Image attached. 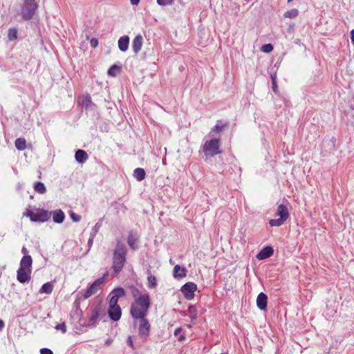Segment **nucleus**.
<instances>
[{
    "label": "nucleus",
    "instance_id": "obj_54",
    "mask_svg": "<svg viewBox=\"0 0 354 354\" xmlns=\"http://www.w3.org/2000/svg\"><path fill=\"white\" fill-rule=\"evenodd\" d=\"M293 0H288V2H291Z\"/></svg>",
    "mask_w": 354,
    "mask_h": 354
},
{
    "label": "nucleus",
    "instance_id": "obj_10",
    "mask_svg": "<svg viewBox=\"0 0 354 354\" xmlns=\"http://www.w3.org/2000/svg\"><path fill=\"white\" fill-rule=\"evenodd\" d=\"M126 295L125 290L122 287H118L114 288L110 293L111 299L109 300V304L112 306L118 305V302L120 297H123Z\"/></svg>",
    "mask_w": 354,
    "mask_h": 354
},
{
    "label": "nucleus",
    "instance_id": "obj_40",
    "mask_svg": "<svg viewBox=\"0 0 354 354\" xmlns=\"http://www.w3.org/2000/svg\"><path fill=\"white\" fill-rule=\"evenodd\" d=\"M69 214H70L71 218L74 222H79L81 220V216H80L79 214H77L76 213H75L73 211H70Z\"/></svg>",
    "mask_w": 354,
    "mask_h": 354
},
{
    "label": "nucleus",
    "instance_id": "obj_26",
    "mask_svg": "<svg viewBox=\"0 0 354 354\" xmlns=\"http://www.w3.org/2000/svg\"><path fill=\"white\" fill-rule=\"evenodd\" d=\"M187 311L189 314V317H190L191 320L192 322L196 321L198 317V316H197L198 310H197L196 306L189 305L188 307Z\"/></svg>",
    "mask_w": 354,
    "mask_h": 354
},
{
    "label": "nucleus",
    "instance_id": "obj_36",
    "mask_svg": "<svg viewBox=\"0 0 354 354\" xmlns=\"http://www.w3.org/2000/svg\"><path fill=\"white\" fill-rule=\"evenodd\" d=\"M261 50L263 53H269L273 50V46L271 44H266L261 46Z\"/></svg>",
    "mask_w": 354,
    "mask_h": 354
},
{
    "label": "nucleus",
    "instance_id": "obj_19",
    "mask_svg": "<svg viewBox=\"0 0 354 354\" xmlns=\"http://www.w3.org/2000/svg\"><path fill=\"white\" fill-rule=\"evenodd\" d=\"M32 259L31 256H24L20 261L19 268L28 269L32 270Z\"/></svg>",
    "mask_w": 354,
    "mask_h": 354
},
{
    "label": "nucleus",
    "instance_id": "obj_48",
    "mask_svg": "<svg viewBox=\"0 0 354 354\" xmlns=\"http://www.w3.org/2000/svg\"><path fill=\"white\" fill-rule=\"evenodd\" d=\"M182 332V328H177L175 330H174V335L175 336H178L179 333H180Z\"/></svg>",
    "mask_w": 354,
    "mask_h": 354
},
{
    "label": "nucleus",
    "instance_id": "obj_17",
    "mask_svg": "<svg viewBox=\"0 0 354 354\" xmlns=\"http://www.w3.org/2000/svg\"><path fill=\"white\" fill-rule=\"evenodd\" d=\"M187 269L179 265H176L173 270V275L175 279H182L187 275Z\"/></svg>",
    "mask_w": 354,
    "mask_h": 354
},
{
    "label": "nucleus",
    "instance_id": "obj_29",
    "mask_svg": "<svg viewBox=\"0 0 354 354\" xmlns=\"http://www.w3.org/2000/svg\"><path fill=\"white\" fill-rule=\"evenodd\" d=\"M298 15H299V10L296 8H293V9L286 11L283 14V17L285 18L293 19V18H295L297 16H298Z\"/></svg>",
    "mask_w": 354,
    "mask_h": 354
},
{
    "label": "nucleus",
    "instance_id": "obj_8",
    "mask_svg": "<svg viewBox=\"0 0 354 354\" xmlns=\"http://www.w3.org/2000/svg\"><path fill=\"white\" fill-rule=\"evenodd\" d=\"M197 290V286L193 282H187L182 286L180 291L187 300H192L195 296V292Z\"/></svg>",
    "mask_w": 354,
    "mask_h": 354
},
{
    "label": "nucleus",
    "instance_id": "obj_43",
    "mask_svg": "<svg viewBox=\"0 0 354 354\" xmlns=\"http://www.w3.org/2000/svg\"><path fill=\"white\" fill-rule=\"evenodd\" d=\"M90 44H91V46L93 48H96L97 46H98V40L96 38H92L91 40H90Z\"/></svg>",
    "mask_w": 354,
    "mask_h": 354
},
{
    "label": "nucleus",
    "instance_id": "obj_50",
    "mask_svg": "<svg viewBox=\"0 0 354 354\" xmlns=\"http://www.w3.org/2000/svg\"><path fill=\"white\" fill-rule=\"evenodd\" d=\"M130 2L131 5L137 6L139 3L140 0H130Z\"/></svg>",
    "mask_w": 354,
    "mask_h": 354
},
{
    "label": "nucleus",
    "instance_id": "obj_31",
    "mask_svg": "<svg viewBox=\"0 0 354 354\" xmlns=\"http://www.w3.org/2000/svg\"><path fill=\"white\" fill-rule=\"evenodd\" d=\"M148 288H155L157 286L156 277L149 274L147 277Z\"/></svg>",
    "mask_w": 354,
    "mask_h": 354
},
{
    "label": "nucleus",
    "instance_id": "obj_28",
    "mask_svg": "<svg viewBox=\"0 0 354 354\" xmlns=\"http://www.w3.org/2000/svg\"><path fill=\"white\" fill-rule=\"evenodd\" d=\"M34 189L36 192L40 194L46 193V188L44 184L41 182H36L34 184Z\"/></svg>",
    "mask_w": 354,
    "mask_h": 354
},
{
    "label": "nucleus",
    "instance_id": "obj_35",
    "mask_svg": "<svg viewBox=\"0 0 354 354\" xmlns=\"http://www.w3.org/2000/svg\"><path fill=\"white\" fill-rule=\"evenodd\" d=\"M101 226H102V222L101 221L97 222L95 223V225L91 229V231L90 232V235L91 236H95Z\"/></svg>",
    "mask_w": 354,
    "mask_h": 354
},
{
    "label": "nucleus",
    "instance_id": "obj_12",
    "mask_svg": "<svg viewBox=\"0 0 354 354\" xmlns=\"http://www.w3.org/2000/svg\"><path fill=\"white\" fill-rule=\"evenodd\" d=\"M30 274L31 270L19 268L17 271V279L19 282L25 283L30 280Z\"/></svg>",
    "mask_w": 354,
    "mask_h": 354
},
{
    "label": "nucleus",
    "instance_id": "obj_34",
    "mask_svg": "<svg viewBox=\"0 0 354 354\" xmlns=\"http://www.w3.org/2000/svg\"><path fill=\"white\" fill-rule=\"evenodd\" d=\"M285 221V220L279 217V218L270 219L269 221V224L272 227H279L283 225Z\"/></svg>",
    "mask_w": 354,
    "mask_h": 354
},
{
    "label": "nucleus",
    "instance_id": "obj_55",
    "mask_svg": "<svg viewBox=\"0 0 354 354\" xmlns=\"http://www.w3.org/2000/svg\"><path fill=\"white\" fill-rule=\"evenodd\" d=\"M221 354H227V353H221Z\"/></svg>",
    "mask_w": 354,
    "mask_h": 354
},
{
    "label": "nucleus",
    "instance_id": "obj_32",
    "mask_svg": "<svg viewBox=\"0 0 354 354\" xmlns=\"http://www.w3.org/2000/svg\"><path fill=\"white\" fill-rule=\"evenodd\" d=\"M227 123L223 124L221 120H218L217 123L214 127L212 129L209 135L214 131L220 132L223 131V128L227 125Z\"/></svg>",
    "mask_w": 354,
    "mask_h": 354
},
{
    "label": "nucleus",
    "instance_id": "obj_4",
    "mask_svg": "<svg viewBox=\"0 0 354 354\" xmlns=\"http://www.w3.org/2000/svg\"><path fill=\"white\" fill-rule=\"evenodd\" d=\"M133 326L138 328V335L143 342H145L150 334L151 325L146 317L133 319Z\"/></svg>",
    "mask_w": 354,
    "mask_h": 354
},
{
    "label": "nucleus",
    "instance_id": "obj_53",
    "mask_svg": "<svg viewBox=\"0 0 354 354\" xmlns=\"http://www.w3.org/2000/svg\"><path fill=\"white\" fill-rule=\"evenodd\" d=\"M111 342H112V340H111V339H107L105 341V344H110Z\"/></svg>",
    "mask_w": 354,
    "mask_h": 354
},
{
    "label": "nucleus",
    "instance_id": "obj_44",
    "mask_svg": "<svg viewBox=\"0 0 354 354\" xmlns=\"http://www.w3.org/2000/svg\"><path fill=\"white\" fill-rule=\"evenodd\" d=\"M24 216L29 217L30 221H32V218H33L34 216V212L31 209H27L26 212L24 214Z\"/></svg>",
    "mask_w": 354,
    "mask_h": 354
},
{
    "label": "nucleus",
    "instance_id": "obj_13",
    "mask_svg": "<svg viewBox=\"0 0 354 354\" xmlns=\"http://www.w3.org/2000/svg\"><path fill=\"white\" fill-rule=\"evenodd\" d=\"M82 105L87 111H95L97 109V105L92 102L91 97L89 94L83 96Z\"/></svg>",
    "mask_w": 354,
    "mask_h": 354
},
{
    "label": "nucleus",
    "instance_id": "obj_6",
    "mask_svg": "<svg viewBox=\"0 0 354 354\" xmlns=\"http://www.w3.org/2000/svg\"><path fill=\"white\" fill-rule=\"evenodd\" d=\"M220 138H213L207 140L202 146L203 152L208 157H213L221 153Z\"/></svg>",
    "mask_w": 354,
    "mask_h": 354
},
{
    "label": "nucleus",
    "instance_id": "obj_30",
    "mask_svg": "<svg viewBox=\"0 0 354 354\" xmlns=\"http://www.w3.org/2000/svg\"><path fill=\"white\" fill-rule=\"evenodd\" d=\"M18 31L15 28H9L8 31V38L10 41H14L17 39Z\"/></svg>",
    "mask_w": 354,
    "mask_h": 354
},
{
    "label": "nucleus",
    "instance_id": "obj_33",
    "mask_svg": "<svg viewBox=\"0 0 354 354\" xmlns=\"http://www.w3.org/2000/svg\"><path fill=\"white\" fill-rule=\"evenodd\" d=\"M120 71V67L114 64L111 66L108 70V75L112 77H115Z\"/></svg>",
    "mask_w": 354,
    "mask_h": 354
},
{
    "label": "nucleus",
    "instance_id": "obj_15",
    "mask_svg": "<svg viewBox=\"0 0 354 354\" xmlns=\"http://www.w3.org/2000/svg\"><path fill=\"white\" fill-rule=\"evenodd\" d=\"M268 304V297L263 293L261 292L259 294L257 298V306L261 310H265L267 308Z\"/></svg>",
    "mask_w": 354,
    "mask_h": 354
},
{
    "label": "nucleus",
    "instance_id": "obj_41",
    "mask_svg": "<svg viewBox=\"0 0 354 354\" xmlns=\"http://www.w3.org/2000/svg\"><path fill=\"white\" fill-rule=\"evenodd\" d=\"M56 330H60L62 333H65L66 332V326L64 322L59 323L57 324L55 327Z\"/></svg>",
    "mask_w": 354,
    "mask_h": 354
},
{
    "label": "nucleus",
    "instance_id": "obj_24",
    "mask_svg": "<svg viewBox=\"0 0 354 354\" xmlns=\"http://www.w3.org/2000/svg\"><path fill=\"white\" fill-rule=\"evenodd\" d=\"M133 176L138 181H142L145 178L146 173L144 169L138 167L134 169Z\"/></svg>",
    "mask_w": 354,
    "mask_h": 354
},
{
    "label": "nucleus",
    "instance_id": "obj_49",
    "mask_svg": "<svg viewBox=\"0 0 354 354\" xmlns=\"http://www.w3.org/2000/svg\"><path fill=\"white\" fill-rule=\"evenodd\" d=\"M351 42L352 44H353L354 46V29H353L351 31Z\"/></svg>",
    "mask_w": 354,
    "mask_h": 354
},
{
    "label": "nucleus",
    "instance_id": "obj_42",
    "mask_svg": "<svg viewBox=\"0 0 354 354\" xmlns=\"http://www.w3.org/2000/svg\"><path fill=\"white\" fill-rule=\"evenodd\" d=\"M95 236H91V235L89 236V238H88V242H87V245H88V250L86 251V253L91 250L92 245H93V240L95 239Z\"/></svg>",
    "mask_w": 354,
    "mask_h": 354
},
{
    "label": "nucleus",
    "instance_id": "obj_52",
    "mask_svg": "<svg viewBox=\"0 0 354 354\" xmlns=\"http://www.w3.org/2000/svg\"><path fill=\"white\" fill-rule=\"evenodd\" d=\"M178 339L180 342H182L185 339V336L184 335H180Z\"/></svg>",
    "mask_w": 354,
    "mask_h": 354
},
{
    "label": "nucleus",
    "instance_id": "obj_1",
    "mask_svg": "<svg viewBox=\"0 0 354 354\" xmlns=\"http://www.w3.org/2000/svg\"><path fill=\"white\" fill-rule=\"evenodd\" d=\"M127 248L121 240H117L113 252L112 269L115 274H118L127 262Z\"/></svg>",
    "mask_w": 354,
    "mask_h": 354
},
{
    "label": "nucleus",
    "instance_id": "obj_39",
    "mask_svg": "<svg viewBox=\"0 0 354 354\" xmlns=\"http://www.w3.org/2000/svg\"><path fill=\"white\" fill-rule=\"evenodd\" d=\"M131 295L135 298V299L136 298H138V297H140V295H142L140 293V291L135 286H132L131 288Z\"/></svg>",
    "mask_w": 354,
    "mask_h": 354
},
{
    "label": "nucleus",
    "instance_id": "obj_2",
    "mask_svg": "<svg viewBox=\"0 0 354 354\" xmlns=\"http://www.w3.org/2000/svg\"><path fill=\"white\" fill-rule=\"evenodd\" d=\"M150 304L149 295L147 293L142 294L131 304V316L133 319L146 317Z\"/></svg>",
    "mask_w": 354,
    "mask_h": 354
},
{
    "label": "nucleus",
    "instance_id": "obj_22",
    "mask_svg": "<svg viewBox=\"0 0 354 354\" xmlns=\"http://www.w3.org/2000/svg\"><path fill=\"white\" fill-rule=\"evenodd\" d=\"M75 160L79 163H84L88 158L87 153L83 149H77L75 154Z\"/></svg>",
    "mask_w": 354,
    "mask_h": 354
},
{
    "label": "nucleus",
    "instance_id": "obj_47",
    "mask_svg": "<svg viewBox=\"0 0 354 354\" xmlns=\"http://www.w3.org/2000/svg\"><path fill=\"white\" fill-rule=\"evenodd\" d=\"M21 252H22V254H24V256H29V255L28 254V249H27L25 246H23V247H22Z\"/></svg>",
    "mask_w": 354,
    "mask_h": 354
},
{
    "label": "nucleus",
    "instance_id": "obj_46",
    "mask_svg": "<svg viewBox=\"0 0 354 354\" xmlns=\"http://www.w3.org/2000/svg\"><path fill=\"white\" fill-rule=\"evenodd\" d=\"M127 344L129 346H131L133 349H134L133 342L132 340V337L131 336L128 337Z\"/></svg>",
    "mask_w": 354,
    "mask_h": 354
},
{
    "label": "nucleus",
    "instance_id": "obj_21",
    "mask_svg": "<svg viewBox=\"0 0 354 354\" xmlns=\"http://www.w3.org/2000/svg\"><path fill=\"white\" fill-rule=\"evenodd\" d=\"M277 215L282 219L286 221L290 216L287 207L283 204H280L278 205Z\"/></svg>",
    "mask_w": 354,
    "mask_h": 354
},
{
    "label": "nucleus",
    "instance_id": "obj_51",
    "mask_svg": "<svg viewBox=\"0 0 354 354\" xmlns=\"http://www.w3.org/2000/svg\"><path fill=\"white\" fill-rule=\"evenodd\" d=\"M5 324L3 320L0 319V331H1L4 327Z\"/></svg>",
    "mask_w": 354,
    "mask_h": 354
},
{
    "label": "nucleus",
    "instance_id": "obj_9",
    "mask_svg": "<svg viewBox=\"0 0 354 354\" xmlns=\"http://www.w3.org/2000/svg\"><path fill=\"white\" fill-rule=\"evenodd\" d=\"M50 216L51 213L48 210L38 208L36 209V212H34V216L33 218H32V221L44 223L50 219Z\"/></svg>",
    "mask_w": 354,
    "mask_h": 354
},
{
    "label": "nucleus",
    "instance_id": "obj_20",
    "mask_svg": "<svg viewBox=\"0 0 354 354\" xmlns=\"http://www.w3.org/2000/svg\"><path fill=\"white\" fill-rule=\"evenodd\" d=\"M129 44V37L124 35L120 37L118 40V48L122 52H126L128 50Z\"/></svg>",
    "mask_w": 354,
    "mask_h": 354
},
{
    "label": "nucleus",
    "instance_id": "obj_18",
    "mask_svg": "<svg viewBox=\"0 0 354 354\" xmlns=\"http://www.w3.org/2000/svg\"><path fill=\"white\" fill-rule=\"evenodd\" d=\"M53 215V222L55 223H62L65 218V214L62 209H56L50 212Z\"/></svg>",
    "mask_w": 354,
    "mask_h": 354
},
{
    "label": "nucleus",
    "instance_id": "obj_37",
    "mask_svg": "<svg viewBox=\"0 0 354 354\" xmlns=\"http://www.w3.org/2000/svg\"><path fill=\"white\" fill-rule=\"evenodd\" d=\"M271 80H272V91L274 93L277 92V75L276 74H272L271 75Z\"/></svg>",
    "mask_w": 354,
    "mask_h": 354
},
{
    "label": "nucleus",
    "instance_id": "obj_11",
    "mask_svg": "<svg viewBox=\"0 0 354 354\" xmlns=\"http://www.w3.org/2000/svg\"><path fill=\"white\" fill-rule=\"evenodd\" d=\"M108 314L110 319L114 322L118 321L121 318L122 310L119 305H109Z\"/></svg>",
    "mask_w": 354,
    "mask_h": 354
},
{
    "label": "nucleus",
    "instance_id": "obj_23",
    "mask_svg": "<svg viewBox=\"0 0 354 354\" xmlns=\"http://www.w3.org/2000/svg\"><path fill=\"white\" fill-rule=\"evenodd\" d=\"M127 243L129 247L133 250H137L138 249V239L133 234L132 232H130L127 238Z\"/></svg>",
    "mask_w": 354,
    "mask_h": 354
},
{
    "label": "nucleus",
    "instance_id": "obj_16",
    "mask_svg": "<svg viewBox=\"0 0 354 354\" xmlns=\"http://www.w3.org/2000/svg\"><path fill=\"white\" fill-rule=\"evenodd\" d=\"M142 44H143V38L142 37L141 35H138L135 37V38L133 39V41H132V49H133V51L137 54L138 53L141 48H142Z\"/></svg>",
    "mask_w": 354,
    "mask_h": 354
},
{
    "label": "nucleus",
    "instance_id": "obj_27",
    "mask_svg": "<svg viewBox=\"0 0 354 354\" xmlns=\"http://www.w3.org/2000/svg\"><path fill=\"white\" fill-rule=\"evenodd\" d=\"M15 145V147L19 151H23L26 148V141L24 138H17Z\"/></svg>",
    "mask_w": 354,
    "mask_h": 354
},
{
    "label": "nucleus",
    "instance_id": "obj_3",
    "mask_svg": "<svg viewBox=\"0 0 354 354\" xmlns=\"http://www.w3.org/2000/svg\"><path fill=\"white\" fill-rule=\"evenodd\" d=\"M106 316V314L103 313L102 306L100 305H96L91 308V315L89 317L88 322L85 323L82 319L79 320V324L83 327L87 328H95L97 326L98 321Z\"/></svg>",
    "mask_w": 354,
    "mask_h": 354
},
{
    "label": "nucleus",
    "instance_id": "obj_38",
    "mask_svg": "<svg viewBox=\"0 0 354 354\" xmlns=\"http://www.w3.org/2000/svg\"><path fill=\"white\" fill-rule=\"evenodd\" d=\"M174 0H157V3L161 6H171L174 3Z\"/></svg>",
    "mask_w": 354,
    "mask_h": 354
},
{
    "label": "nucleus",
    "instance_id": "obj_7",
    "mask_svg": "<svg viewBox=\"0 0 354 354\" xmlns=\"http://www.w3.org/2000/svg\"><path fill=\"white\" fill-rule=\"evenodd\" d=\"M104 280L105 275L95 280L84 291L82 295L83 298L88 299L93 295L95 294L100 289H101L102 286L104 283Z\"/></svg>",
    "mask_w": 354,
    "mask_h": 354
},
{
    "label": "nucleus",
    "instance_id": "obj_45",
    "mask_svg": "<svg viewBox=\"0 0 354 354\" xmlns=\"http://www.w3.org/2000/svg\"><path fill=\"white\" fill-rule=\"evenodd\" d=\"M40 354H53V352L48 348H42L40 349Z\"/></svg>",
    "mask_w": 354,
    "mask_h": 354
},
{
    "label": "nucleus",
    "instance_id": "obj_14",
    "mask_svg": "<svg viewBox=\"0 0 354 354\" xmlns=\"http://www.w3.org/2000/svg\"><path fill=\"white\" fill-rule=\"evenodd\" d=\"M274 253V250L272 246L267 245L263 248L257 254V259L259 260H263L270 257Z\"/></svg>",
    "mask_w": 354,
    "mask_h": 354
},
{
    "label": "nucleus",
    "instance_id": "obj_25",
    "mask_svg": "<svg viewBox=\"0 0 354 354\" xmlns=\"http://www.w3.org/2000/svg\"><path fill=\"white\" fill-rule=\"evenodd\" d=\"M53 290V283L51 281L44 283L40 289V292L50 294Z\"/></svg>",
    "mask_w": 354,
    "mask_h": 354
},
{
    "label": "nucleus",
    "instance_id": "obj_5",
    "mask_svg": "<svg viewBox=\"0 0 354 354\" xmlns=\"http://www.w3.org/2000/svg\"><path fill=\"white\" fill-rule=\"evenodd\" d=\"M37 8L38 4L35 0H23L20 15L24 20H30L35 15Z\"/></svg>",
    "mask_w": 354,
    "mask_h": 354
}]
</instances>
